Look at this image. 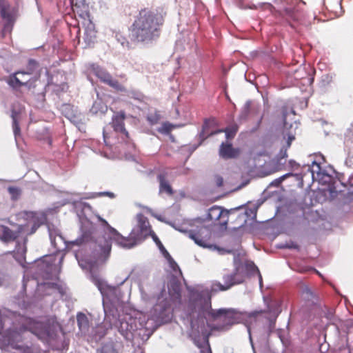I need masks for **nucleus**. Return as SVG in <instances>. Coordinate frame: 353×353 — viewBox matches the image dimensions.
<instances>
[{
	"label": "nucleus",
	"instance_id": "nucleus-31",
	"mask_svg": "<svg viewBox=\"0 0 353 353\" xmlns=\"http://www.w3.org/2000/svg\"><path fill=\"white\" fill-rule=\"evenodd\" d=\"M247 266V268L251 271H253V272H256L259 275V279H260V283L261 284L262 283V277H261V275L259 273V269L257 268V267L254 264V263H248L246 265Z\"/></svg>",
	"mask_w": 353,
	"mask_h": 353
},
{
	"label": "nucleus",
	"instance_id": "nucleus-33",
	"mask_svg": "<svg viewBox=\"0 0 353 353\" xmlns=\"http://www.w3.org/2000/svg\"><path fill=\"white\" fill-rule=\"evenodd\" d=\"M250 213L248 212V210L245 211V214H243V216L244 218V222L245 223L247 221V219H245V217H248V216L250 215V214H253L254 217L256 216V210L254 209V210H250Z\"/></svg>",
	"mask_w": 353,
	"mask_h": 353
},
{
	"label": "nucleus",
	"instance_id": "nucleus-40",
	"mask_svg": "<svg viewBox=\"0 0 353 353\" xmlns=\"http://www.w3.org/2000/svg\"><path fill=\"white\" fill-rule=\"evenodd\" d=\"M207 345H208V347L209 352H210V353H212L211 350H210V345H209L208 340H207Z\"/></svg>",
	"mask_w": 353,
	"mask_h": 353
},
{
	"label": "nucleus",
	"instance_id": "nucleus-5",
	"mask_svg": "<svg viewBox=\"0 0 353 353\" xmlns=\"http://www.w3.org/2000/svg\"><path fill=\"white\" fill-rule=\"evenodd\" d=\"M244 274L240 272L239 268H236L234 272L223 275V280L224 284H221L218 281L213 282L211 286V290L215 292L226 291L234 285L242 283L244 281Z\"/></svg>",
	"mask_w": 353,
	"mask_h": 353
},
{
	"label": "nucleus",
	"instance_id": "nucleus-39",
	"mask_svg": "<svg viewBox=\"0 0 353 353\" xmlns=\"http://www.w3.org/2000/svg\"><path fill=\"white\" fill-rule=\"evenodd\" d=\"M277 171H278V170L275 168V169H274V170H271L270 172H269L268 173V174H270L274 173V172H277Z\"/></svg>",
	"mask_w": 353,
	"mask_h": 353
},
{
	"label": "nucleus",
	"instance_id": "nucleus-2",
	"mask_svg": "<svg viewBox=\"0 0 353 353\" xmlns=\"http://www.w3.org/2000/svg\"><path fill=\"white\" fill-rule=\"evenodd\" d=\"M26 332H31L41 339L48 336V327L44 323L36 321L33 318L20 316L14 323V327L6 331L4 336L5 341L13 349L22 347V344H24L23 334Z\"/></svg>",
	"mask_w": 353,
	"mask_h": 353
},
{
	"label": "nucleus",
	"instance_id": "nucleus-29",
	"mask_svg": "<svg viewBox=\"0 0 353 353\" xmlns=\"http://www.w3.org/2000/svg\"><path fill=\"white\" fill-rule=\"evenodd\" d=\"M345 186L347 188V194L349 196L353 195V176L349 178L348 181Z\"/></svg>",
	"mask_w": 353,
	"mask_h": 353
},
{
	"label": "nucleus",
	"instance_id": "nucleus-23",
	"mask_svg": "<svg viewBox=\"0 0 353 353\" xmlns=\"http://www.w3.org/2000/svg\"><path fill=\"white\" fill-rule=\"evenodd\" d=\"M8 191L13 200H17L21 194L20 188L15 186L8 187Z\"/></svg>",
	"mask_w": 353,
	"mask_h": 353
},
{
	"label": "nucleus",
	"instance_id": "nucleus-14",
	"mask_svg": "<svg viewBox=\"0 0 353 353\" xmlns=\"http://www.w3.org/2000/svg\"><path fill=\"white\" fill-rule=\"evenodd\" d=\"M240 150L234 148L229 143H222L219 148V156L224 159H235L240 154Z\"/></svg>",
	"mask_w": 353,
	"mask_h": 353
},
{
	"label": "nucleus",
	"instance_id": "nucleus-16",
	"mask_svg": "<svg viewBox=\"0 0 353 353\" xmlns=\"http://www.w3.org/2000/svg\"><path fill=\"white\" fill-rule=\"evenodd\" d=\"M203 311L206 312L213 319H217L219 317H226L229 313V310L225 309L213 310L211 306L210 298L205 301L203 306Z\"/></svg>",
	"mask_w": 353,
	"mask_h": 353
},
{
	"label": "nucleus",
	"instance_id": "nucleus-25",
	"mask_svg": "<svg viewBox=\"0 0 353 353\" xmlns=\"http://www.w3.org/2000/svg\"><path fill=\"white\" fill-rule=\"evenodd\" d=\"M12 118L13 120V121H12L13 132H14L15 137H17V135H19L20 134V127H19V124L17 120L15 113L12 112Z\"/></svg>",
	"mask_w": 353,
	"mask_h": 353
},
{
	"label": "nucleus",
	"instance_id": "nucleus-13",
	"mask_svg": "<svg viewBox=\"0 0 353 353\" xmlns=\"http://www.w3.org/2000/svg\"><path fill=\"white\" fill-rule=\"evenodd\" d=\"M81 26L84 28V36L83 39L86 44V47H92L97 41V31L94 24L92 21H85V23Z\"/></svg>",
	"mask_w": 353,
	"mask_h": 353
},
{
	"label": "nucleus",
	"instance_id": "nucleus-10",
	"mask_svg": "<svg viewBox=\"0 0 353 353\" xmlns=\"http://www.w3.org/2000/svg\"><path fill=\"white\" fill-rule=\"evenodd\" d=\"M239 127L236 124H232L230 125L229 127L226 128L225 130H219L217 131H210L209 128V125L207 121H205L202 130L199 134V137L201 139V141H204L208 137L213 135L216 133L219 132H225L226 138L227 139H232L236 135L237 131H238Z\"/></svg>",
	"mask_w": 353,
	"mask_h": 353
},
{
	"label": "nucleus",
	"instance_id": "nucleus-24",
	"mask_svg": "<svg viewBox=\"0 0 353 353\" xmlns=\"http://www.w3.org/2000/svg\"><path fill=\"white\" fill-rule=\"evenodd\" d=\"M63 111L65 112V117H67L68 119L72 120L73 118L75 117V115L72 112V107L70 105H64Z\"/></svg>",
	"mask_w": 353,
	"mask_h": 353
},
{
	"label": "nucleus",
	"instance_id": "nucleus-32",
	"mask_svg": "<svg viewBox=\"0 0 353 353\" xmlns=\"http://www.w3.org/2000/svg\"><path fill=\"white\" fill-rule=\"evenodd\" d=\"M162 128L165 132L168 133L174 128V125L170 123H164Z\"/></svg>",
	"mask_w": 353,
	"mask_h": 353
},
{
	"label": "nucleus",
	"instance_id": "nucleus-30",
	"mask_svg": "<svg viewBox=\"0 0 353 353\" xmlns=\"http://www.w3.org/2000/svg\"><path fill=\"white\" fill-rule=\"evenodd\" d=\"M214 183L217 188H221L223 185V179L220 175H215L214 177Z\"/></svg>",
	"mask_w": 353,
	"mask_h": 353
},
{
	"label": "nucleus",
	"instance_id": "nucleus-45",
	"mask_svg": "<svg viewBox=\"0 0 353 353\" xmlns=\"http://www.w3.org/2000/svg\"><path fill=\"white\" fill-rule=\"evenodd\" d=\"M274 3H276L277 0H273L272 1Z\"/></svg>",
	"mask_w": 353,
	"mask_h": 353
},
{
	"label": "nucleus",
	"instance_id": "nucleus-26",
	"mask_svg": "<svg viewBox=\"0 0 353 353\" xmlns=\"http://www.w3.org/2000/svg\"><path fill=\"white\" fill-rule=\"evenodd\" d=\"M16 350L19 351V353H36V350L34 346H28L22 344V347H18Z\"/></svg>",
	"mask_w": 353,
	"mask_h": 353
},
{
	"label": "nucleus",
	"instance_id": "nucleus-28",
	"mask_svg": "<svg viewBox=\"0 0 353 353\" xmlns=\"http://www.w3.org/2000/svg\"><path fill=\"white\" fill-rule=\"evenodd\" d=\"M285 17L287 20H297V14L292 10H285Z\"/></svg>",
	"mask_w": 353,
	"mask_h": 353
},
{
	"label": "nucleus",
	"instance_id": "nucleus-22",
	"mask_svg": "<svg viewBox=\"0 0 353 353\" xmlns=\"http://www.w3.org/2000/svg\"><path fill=\"white\" fill-rule=\"evenodd\" d=\"M156 245L158 246L159 249L161 250V252L164 254L165 256H170V254L166 250L163 245L162 244L160 239L158 238V236L156 235L154 232L152 233V235L150 236Z\"/></svg>",
	"mask_w": 353,
	"mask_h": 353
},
{
	"label": "nucleus",
	"instance_id": "nucleus-20",
	"mask_svg": "<svg viewBox=\"0 0 353 353\" xmlns=\"http://www.w3.org/2000/svg\"><path fill=\"white\" fill-rule=\"evenodd\" d=\"M108 107L106 105L103 104L102 102L95 101L92 107L91 111L94 114H97L101 112L102 114H105L107 112Z\"/></svg>",
	"mask_w": 353,
	"mask_h": 353
},
{
	"label": "nucleus",
	"instance_id": "nucleus-48",
	"mask_svg": "<svg viewBox=\"0 0 353 353\" xmlns=\"http://www.w3.org/2000/svg\"><path fill=\"white\" fill-rule=\"evenodd\" d=\"M169 257L170 258V260H171V261H173V259H172V258H171V256H170Z\"/></svg>",
	"mask_w": 353,
	"mask_h": 353
},
{
	"label": "nucleus",
	"instance_id": "nucleus-6",
	"mask_svg": "<svg viewBox=\"0 0 353 353\" xmlns=\"http://www.w3.org/2000/svg\"><path fill=\"white\" fill-rule=\"evenodd\" d=\"M230 211L223 207L213 205L208 209L205 221L211 222L214 226L227 227L229 221Z\"/></svg>",
	"mask_w": 353,
	"mask_h": 353
},
{
	"label": "nucleus",
	"instance_id": "nucleus-11",
	"mask_svg": "<svg viewBox=\"0 0 353 353\" xmlns=\"http://www.w3.org/2000/svg\"><path fill=\"white\" fill-rule=\"evenodd\" d=\"M188 236L192 239L196 244L202 248L210 247V245L208 243L210 239V232L205 227H201L196 230L189 231Z\"/></svg>",
	"mask_w": 353,
	"mask_h": 353
},
{
	"label": "nucleus",
	"instance_id": "nucleus-37",
	"mask_svg": "<svg viewBox=\"0 0 353 353\" xmlns=\"http://www.w3.org/2000/svg\"><path fill=\"white\" fill-rule=\"evenodd\" d=\"M172 268L175 270V268H177L178 269H179V266L177 265V264L173 261L172 263Z\"/></svg>",
	"mask_w": 353,
	"mask_h": 353
},
{
	"label": "nucleus",
	"instance_id": "nucleus-4",
	"mask_svg": "<svg viewBox=\"0 0 353 353\" xmlns=\"http://www.w3.org/2000/svg\"><path fill=\"white\" fill-rule=\"evenodd\" d=\"M98 219L108 230V232H105V235H107L108 240L104 239L103 243L101 242L99 243L97 248H96V251L98 252V260L105 262L110 254L112 249L111 241H114L119 246L121 240L117 234L119 236H121V234L115 228H112L104 219L98 216Z\"/></svg>",
	"mask_w": 353,
	"mask_h": 353
},
{
	"label": "nucleus",
	"instance_id": "nucleus-35",
	"mask_svg": "<svg viewBox=\"0 0 353 353\" xmlns=\"http://www.w3.org/2000/svg\"><path fill=\"white\" fill-rule=\"evenodd\" d=\"M294 136H290V137H288V141H287L288 147H290V146L291 143H292V140H294Z\"/></svg>",
	"mask_w": 353,
	"mask_h": 353
},
{
	"label": "nucleus",
	"instance_id": "nucleus-19",
	"mask_svg": "<svg viewBox=\"0 0 353 353\" xmlns=\"http://www.w3.org/2000/svg\"><path fill=\"white\" fill-rule=\"evenodd\" d=\"M97 352L100 353H118L115 344L112 341L104 343L101 348Z\"/></svg>",
	"mask_w": 353,
	"mask_h": 353
},
{
	"label": "nucleus",
	"instance_id": "nucleus-43",
	"mask_svg": "<svg viewBox=\"0 0 353 353\" xmlns=\"http://www.w3.org/2000/svg\"><path fill=\"white\" fill-rule=\"evenodd\" d=\"M176 293H177L178 296H180V293H179V290L176 292Z\"/></svg>",
	"mask_w": 353,
	"mask_h": 353
},
{
	"label": "nucleus",
	"instance_id": "nucleus-3",
	"mask_svg": "<svg viewBox=\"0 0 353 353\" xmlns=\"http://www.w3.org/2000/svg\"><path fill=\"white\" fill-rule=\"evenodd\" d=\"M137 224L132 230L128 236H117L120 238L119 246L126 249H130L137 245L139 243L144 241L148 236L154 232L152 230L148 219L142 214L137 216Z\"/></svg>",
	"mask_w": 353,
	"mask_h": 353
},
{
	"label": "nucleus",
	"instance_id": "nucleus-36",
	"mask_svg": "<svg viewBox=\"0 0 353 353\" xmlns=\"http://www.w3.org/2000/svg\"><path fill=\"white\" fill-rule=\"evenodd\" d=\"M123 46H126L127 48H130V42L128 41H125L121 42Z\"/></svg>",
	"mask_w": 353,
	"mask_h": 353
},
{
	"label": "nucleus",
	"instance_id": "nucleus-47",
	"mask_svg": "<svg viewBox=\"0 0 353 353\" xmlns=\"http://www.w3.org/2000/svg\"><path fill=\"white\" fill-rule=\"evenodd\" d=\"M169 257L170 258V260H171V261H173V259H172V258H171V256H170Z\"/></svg>",
	"mask_w": 353,
	"mask_h": 353
},
{
	"label": "nucleus",
	"instance_id": "nucleus-7",
	"mask_svg": "<svg viewBox=\"0 0 353 353\" xmlns=\"http://www.w3.org/2000/svg\"><path fill=\"white\" fill-rule=\"evenodd\" d=\"M38 67V63L34 59H29L27 66L26 70H19L12 74H11L6 81L7 83L12 88H19L23 85H26L28 83V81H22L18 77V74H32L36 70Z\"/></svg>",
	"mask_w": 353,
	"mask_h": 353
},
{
	"label": "nucleus",
	"instance_id": "nucleus-42",
	"mask_svg": "<svg viewBox=\"0 0 353 353\" xmlns=\"http://www.w3.org/2000/svg\"><path fill=\"white\" fill-rule=\"evenodd\" d=\"M39 225L37 224V223H35V231L37 230V229L39 228Z\"/></svg>",
	"mask_w": 353,
	"mask_h": 353
},
{
	"label": "nucleus",
	"instance_id": "nucleus-9",
	"mask_svg": "<svg viewBox=\"0 0 353 353\" xmlns=\"http://www.w3.org/2000/svg\"><path fill=\"white\" fill-rule=\"evenodd\" d=\"M72 10L78 20V31L77 38L79 41L80 28L79 25H83L87 22H91L89 6L85 3H74L72 5Z\"/></svg>",
	"mask_w": 353,
	"mask_h": 353
},
{
	"label": "nucleus",
	"instance_id": "nucleus-15",
	"mask_svg": "<svg viewBox=\"0 0 353 353\" xmlns=\"http://www.w3.org/2000/svg\"><path fill=\"white\" fill-rule=\"evenodd\" d=\"M157 180L159 183V193H165L168 196H172L174 194L168 179V173L163 172L157 175Z\"/></svg>",
	"mask_w": 353,
	"mask_h": 353
},
{
	"label": "nucleus",
	"instance_id": "nucleus-38",
	"mask_svg": "<svg viewBox=\"0 0 353 353\" xmlns=\"http://www.w3.org/2000/svg\"><path fill=\"white\" fill-rule=\"evenodd\" d=\"M62 86H63V88H62V90H67V89H68V85H67V84H65H65H63V85H62Z\"/></svg>",
	"mask_w": 353,
	"mask_h": 353
},
{
	"label": "nucleus",
	"instance_id": "nucleus-12",
	"mask_svg": "<svg viewBox=\"0 0 353 353\" xmlns=\"http://www.w3.org/2000/svg\"><path fill=\"white\" fill-rule=\"evenodd\" d=\"M125 117L124 111L121 110L116 112L112 118L111 125L114 131L123 134L128 139L130 138L129 133L125 128L124 121Z\"/></svg>",
	"mask_w": 353,
	"mask_h": 353
},
{
	"label": "nucleus",
	"instance_id": "nucleus-1",
	"mask_svg": "<svg viewBox=\"0 0 353 353\" xmlns=\"http://www.w3.org/2000/svg\"><path fill=\"white\" fill-rule=\"evenodd\" d=\"M165 16L166 12L162 8H141L129 27L128 37L131 43H149L158 39Z\"/></svg>",
	"mask_w": 353,
	"mask_h": 353
},
{
	"label": "nucleus",
	"instance_id": "nucleus-8",
	"mask_svg": "<svg viewBox=\"0 0 353 353\" xmlns=\"http://www.w3.org/2000/svg\"><path fill=\"white\" fill-rule=\"evenodd\" d=\"M93 74L98 77L101 81L113 88L117 91L125 92V88L121 84L118 80L114 79L112 75L105 69L99 66H94Z\"/></svg>",
	"mask_w": 353,
	"mask_h": 353
},
{
	"label": "nucleus",
	"instance_id": "nucleus-17",
	"mask_svg": "<svg viewBox=\"0 0 353 353\" xmlns=\"http://www.w3.org/2000/svg\"><path fill=\"white\" fill-rule=\"evenodd\" d=\"M77 321L79 329L82 333H85L89 329V321L83 313H79L77 316Z\"/></svg>",
	"mask_w": 353,
	"mask_h": 353
},
{
	"label": "nucleus",
	"instance_id": "nucleus-21",
	"mask_svg": "<svg viewBox=\"0 0 353 353\" xmlns=\"http://www.w3.org/2000/svg\"><path fill=\"white\" fill-rule=\"evenodd\" d=\"M160 119L161 114H159V112L157 110L149 113L147 116V121L152 125L157 124Z\"/></svg>",
	"mask_w": 353,
	"mask_h": 353
},
{
	"label": "nucleus",
	"instance_id": "nucleus-18",
	"mask_svg": "<svg viewBox=\"0 0 353 353\" xmlns=\"http://www.w3.org/2000/svg\"><path fill=\"white\" fill-rule=\"evenodd\" d=\"M311 172L313 179H319L320 176L324 174V170H322L321 166V162L314 161L311 166Z\"/></svg>",
	"mask_w": 353,
	"mask_h": 353
},
{
	"label": "nucleus",
	"instance_id": "nucleus-44",
	"mask_svg": "<svg viewBox=\"0 0 353 353\" xmlns=\"http://www.w3.org/2000/svg\"><path fill=\"white\" fill-rule=\"evenodd\" d=\"M321 159L324 161V157L323 156L321 157Z\"/></svg>",
	"mask_w": 353,
	"mask_h": 353
},
{
	"label": "nucleus",
	"instance_id": "nucleus-27",
	"mask_svg": "<svg viewBox=\"0 0 353 353\" xmlns=\"http://www.w3.org/2000/svg\"><path fill=\"white\" fill-rule=\"evenodd\" d=\"M291 175H292V174H291V173L284 174L282 176L274 180L271 183V185L274 187H279L281 184V183L283 182V180H285L287 177H288L289 176H291Z\"/></svg>",
	"mask_w": 353,
	"mask_h": 353
},
{
	"label": "nucleus",
	"instance_id": "nucleus-46",
	"mask_svg": "<svg viewBox=\"0 0 353 353\" xmlns=\"http://www.w3.org/2000/svg\"><path fill=\"white\" fill-rule=\"evenodd\" d=\"M261 120H262V117L260 118L259 123L261 121Z\"/></svg>",
	"mask_w": 353,
	"mask_h": 353
},
{
	"label": "nucleus",
	"instance_id": "nucleus-41",
	"mask_svg": "<svg viewBox=\"0 0 353 353\" xmlns=\"http://www.w3.org/2000/svg\"><path fill=\"white\" fill-rule=\"evenodd\" d=\"M103 194H108V195L110 196V195H112V193H110V192H104V193H103Z\"/></svg>",
	"mask_w": 353,
	"mask_h": 353
},
{
	"label": "nucleus",
	"instance_id": "nucleus-34",
	"mask_svg": "<svg viewBox=\"0 0 353 353\" xmlns=\"http://www.w3.org/2000/svg\"><path fill=\"white\" fill-rule=\"evenodd\" d=\"M304 294H305V295L307 296V297L308 298L310 296H312L313 294H312V292H311V290L308 288H305L304 292H303Z\"/></svg>",
	"mask_w": 353,
	"mask_h": 353
}]
</instances>
